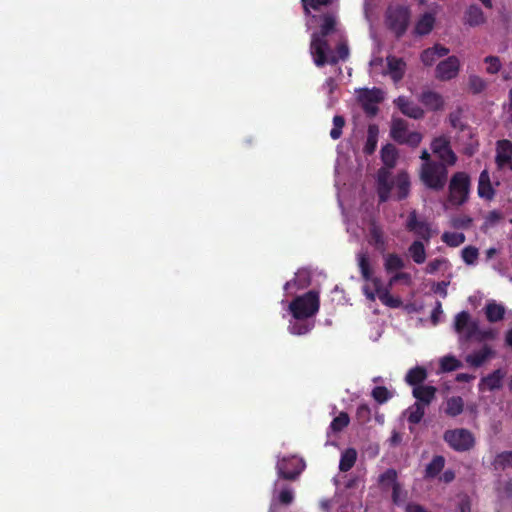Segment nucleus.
<instances>
[{
    "label": "nucleus",
    "instance_id": "4c0bfd02",
    "mask_svg": "<svg viewBox=\"0 0 512 512\" xmlns=\"http://www.w3.org/2000/svg\"><path fill=\"white\" fill-rule=\"evenodd\" d=\"M370 234V242L375 246L378 250H383L385 248V239L382 229L373 224L369 229Z\"/></svg>",
    "mask_w": 512,
    "mask_h": 512
},
{
    "label": "nucleus",
    "instance_id": "9d476101",
    "mask_svg": "<svg viewBox=\"0 0 512 512\" xmlns=\"http://www.w3.org/2000/svg\"><path fill=\"white\" fill-rule=\"evenodd\" d=\"M305 463L296 456L283 457L276 464L278 476L285 480H295L304 470Z\"/></svg>",
    "mask_w": 512,
    "mask_h": 512
},
{
    "label": "nucleus",
    "instance_id": "423d86ee",
    "mask_svg": "<svg viewBox=\"0 0 512 512\" xmlns=\"http://www.w3.org/2000/svg\"><path fill=\"white\" fill-rule=\"evenodd\" d=\"M410 9L407 6L397 5L389 7L386 12V24L396 38H401L407 31L410 22Z\"/></svg>",
    "mask_w": 512,
    "mask_h": 512
},
{
    "label": "nucleus",
    "instance_id": "f8f14e48",
    "mask_svg": "<svg viewBox=\"0 0 512 512\" xmlns=\"http://www.w3.org/2000/svg\"><path fill=\"white\" fill-rule=\"evenodd\" d=\"M405 227L409 232H413L416 236H418L427 243L430 241L432 237L431 227L429 223L426 221L418 220L417 212L415 210L411 211L408 214Z\"/></svg>",
    "mask_w": 512,
    "mask_h": 512
},
{
    "label": "nucleus",
    "instance_id": "774afa93",
    "mask_svg": "<svg viewBox=\"0 0 512 512\" xmlns=\"http://www.w3.org/2000/svg\"><path fill=\"white\" fill-rule=\"evenodd\" d=\"M508 98H509L508 121L510 124H512V87L509 90Z\"/></svg>",
    "mask_w": 512,
    "mask_h": 512
},
{
    "label": "nucleus",
    "instance_id": "09e8293b",
    "mask_svg": "<svg viewBox=\"0 0 512 512\" xmlns=\"http://www.w3.org/2000/svg\"><path fill=\"white\" fill-rule=\"evenodd\" d=\"M462 259L467 265H474L478 259V249L474 246H466L461 252Z\"/></svg>",
    "mask_w": 512,
    "mask_h": 512
},
{
    "label": "nucleus",
    "instance_id": "473e14b6",
    "mask_svg": "<svg viewBox=\"0 0 512 512\" xmlns=\"http://www.w3.org/2000/svg\"><path fill=\"white\" fill-rule=\"evenodd\" d=\"M409 255L416 264H423L426 260V250L423 242L415 240L408 248Z\"/></svg>",
    "mask_w": 512,
    "mask_h": 512
},
{
    "label": "nucleus",
    "instance_id": "13d9d810",
    "mask_svg": "<svg viewBox=\"0 0 512 512\" xmlns=\"http://www.w3.org/2000/svg\"><path fill=\"white\" fill-rule=\"evenodd\" d=\"M472 221V218L469 216H459L452 220V226L456 229H468Z\"/></svg>",
    "mask_w": 512,
    "mask_h": 512
},
{
    "label": "nucleus",
    "instance_id": "c03bdc74",
    "mask_svg": "<svg viewBox=\"0 0 512 512\" xmlns=\"http://www.w3.org/2000/svg\"><path fill=\"white\" fill-rule=\"evenodd\" d=\"M483 62L486 66V73L490 75H495L500 72L502 68L501 60L498 56L489 55L483 59Z\"/></svg>",
    "mask_w": 512,
    "mask_h": 512
},
{
    "label": "nucleus",
    "instance_id": "6ab92c4d",
    "mask_svg": "<svg viewBox=\"0 0 512 512\" xmlns=\"http://www.w3.org/2000/svg\"><path fill=\"white\" fill-rule=\"evenodd\" d=\"M477 191L480 198L492 200L495 197V189L491 184L490 175L486 169L479 175Z\"/></svg>",
    "mask_w": 512,
    "mask_h": 512
},
{
    "label": "nucleus",
    "instance_id": "e433bc0d",
    "mask_svg": "<svg viewBox=\"0 0 512 512\" xmlns=\"http://www.w3.org/2000/svg\"><path fill=\"white\" fill-rule=\"evenodd\" d=\"M405 267L404 260L396 253H390L385 257L384 268L387 273L401 270Z\"/></svg>",
    "mask_w": 512,
    "mask_h": 512
},
{
    "label": "nucleus",
    "instance_id": "4468645a",
    "mask_svg": "<svg viewBox=\"0 0 512 512\" xmlns=\"http://www.w3.org/2000/svg\"><path fill=\"white\" fill-rule=\"evenodd\" d=\"M336 26V20L333 15L325 14L323 16V22L320 26V31L315 32L312 35L311 44H310V52H313L314 46L320 44L321 42H328L326 37L334 32Z\"/></svg>",
    "mask_w": 512,
    "mask_h": 512
},
{
    "label": "nucleus",
    "instance_id": "0eeeda50",
    "mask_svg": "<svg viewBox=\"0 0 512 512\" xmlns=\"http://www.w3.org/2000/svg\"><path fill=\"white\" fill-rule=\"evenodd\" d=\"M443 439L450 448L457 452L470 451L476 443L473 433L465 428L446 430Z\"/></svg>",
    "mask_w": 512,
    "mask_h": 512
},
{
    "label": "nucleus",
    "instance_id": "20e7f679",
    "mask_svg": "<svg viewBox=\"0 0 512 512\" xmlns=\"http://www.w3.org/2000/svg\"><path fill=\"white\" fill-rule=\"evenodd\" d=\"M419 178L424 186L433 191H441L447 184L448 168L444 163H422Z\"/></svg>",
    "mask_w": 512,
    "mask_h": 512
},
{
    "label": "nucleus",
    "instance_id": "aec40b11",
    "mask_svg": "<svg viewBox=\"0 0 512 512\" xmlns=\"http://www.w3.org/2000/svg\"><path fill=\"white\" fill-rule=\"evenodd\" d=\"M315 324L312 319L303 318L293 319L289 322L288 331L292 335L302 336L308 334L314 328Z\"/></svg>",
    "mask_w": 512,
    "mask_h": 512
},
{
    "label": "nucleus",
    "instance_id": "b1692460",
    "mask_svg": "<svg viewBox=\"0 0 512 512\" xmlns=\"http://www.w3.org/2000/svg\"><path fill=\"white\" fill-rule=\"evenodd\" d=\"M436 388L430 385H420L413 388V396L423 405H429L435 398Z\"/></svg>",
    "mask_w": 512,
    "mask_h": 512
},
{
    "label": "nucleus",
    "instance_id": "79ce46f5",
    "mask_svg": "<svg viewBox=\"0 0 512 512\" xmlns=\"http://www.w3.org/2000/svg\"><path fill=\"white\" fill-rule=\"evenodd\" d=\"M350 423V417L348 415V413L346 412H340L338 416H336L331 424H330V429L337 433V432H341L344 428H346Z\"/></svg>",
    "mask_w": 512,
    "mask_h": 512
},
{
    "label": "nucleus",
    "instance_id": "680f3d73",
    "mask_svg": "<svg viewBox=\"0 0 512 512\" xmlns=\"http://www.w3.org/2000/svg\"><path fill=\"white\" fill-rule=\"evenodd\" d=\"M278 499L281 504L290 505L294 499L293 492L289 489L281 490Z\"/></svg>",
    "mask_w": 512,
    "mask_h": 512
},
{
    "label": "nucleus",
    "instance_id": "5701e85b",
    "mask_svg": "<svg viewBox=\"0 0 512 512\" xmlns=\"http://www.w3.org/2000/svg\"><path fill=\"white\" fill-rule=\"evenodd\" d=\"M493 354L494 351L492 348L488 345H484L480 350L468 355L466 362L477 368L482 366Z\"/></svg>",
    "mask_w": 512,
    "mask_h": 512
},
{
    "label": "nucleus",
    "instance_id": "2eb2a0df",
    "mask_svg": "<svg viewBox=\"0 0 512 512\" xmlns=\"http://www.w3.org/2000/svg\"><path fill=\"white\" fill-rule=\"evenodd\" d=\"M506 374L507 372L504 369L498 368L487 376L482 377L479 382V391L500 390L503 387V380L506 377Z\"/></svg>",
    "mask_w": 512,
    "mask_h": 512
},
{
    "label": "nucleus",
    "instance_id": "c756f323",
    "mask_svg": "<svg viewBox=\"0 0 512 512\" xmlns=\"http://www.w3.org/2000/svg\"><path fill=\"white\" fill-rule=\"evenodd\" d=\"M426 378V369L421 366H416L407 372L405 380L409 385L416 387L420 386Z\"/></svg>",
    "mask_w": 512,
    "mask_h": 512
},
{
    "label": "nucleus",
    "instance_id": "a878e982",
    "mask_svg": "<svg viewBox=\"0 0 512 512\" xmlns=\"http://www.w3.org/2000/svg\"><path fill=\"white\" fill-rule=\"evenodd\" d=\"M435 24V17L431 13H424L421 18L417 21L414 29V33L420 36L429 34Z\"/></svg>",
    "mask_w": 512,
    "mask_h": 512
},
{
    "label": "nucleus",
    "instance_id": "4d7b16f0",
    "mask_svg": "<svg viewBox=\"0 0 512 512\" xmlns=\"http://www.w3.org/2000/svg\"><path fill=\"white\" fill-rule=\"evenodd\" d=\"M422 141V134L416 131L409 132L406 138L402 141V144L409 145L411 147H417Z\"/></svg>",
    "mask_w": 512,
    "mask_h": 512
},
{
    "label": "nucleus",
    "instance_id": "bf43d9fd",
    "mask_svg": "<svg viewBox=\"0 0 512 512\" xmlns=\"http://www.w3.org/2000/svg\"><path fill=\"white\" fill-rule=\"evenodd\" d=\"M445 262H446V260H445V259H442V258H436V259H434V260L430 261V262L427 264V266H426V268H425V272H426L427 274H434V273H436V272L440 269V267H441Z\"/></svg>",
    "mask_w": 512,
    "mask_h": 512
},
{
    "label": "nucleus",
    "instance_id": "1a4fd4ad",
    "mask_svg": "<svg viewBox=\"0 0 512 512\" xmlns=\"http://www.w3.org/2000/svg\"><path fill=\"white\" fill-rule=\"evenodd\" d=\"M430 147L433 154L438 157V163H444L446 167L456 164L457 156L451 148L450 138L448 136L441 135L435 137L432 140Z\"/></svg>",
    "mask_w": 512,
    "mask_h": 512
},
{
    "label": "nucleus",
    "instance_id": "393cba45",
    "mask_svg": "<svg viewBox=\"0 0 512 512\" xmlns=\"http://www.w3.org/2000/svg\"><path fill=\"white\" fill-rule=\"evenodd\" d=\"M485 315L490 323H496L504 319L505 307L496 301H489L485 306Z\"/></svg>",
    "mask_w": 512,
    "mask_h": 512
},
{
    "label": "nucleus",
    "instance_id": "bb28decb",
    "mask_svg": "<svg viewBox=\"0 0 512 512\" xmlns=\"http://www.w3.org/2000/svg\"><path fill=\"white\" fill-rule=\"evenodd\" d=\"M495 333L491 329L487 330H481L479 329L478 325L476 323H472L468 327V331L466 333V339H475L477 341H484V340H490L494 339Z\"/></svg>",
    "mask_w": 512,
    "mask_h": 512
},
{
    "label": "nucleus",
    "instance_id": "f03ea898",
    "mask_svg": "<svg viewBox=\"0 0 512 512\" xmlns=\"http://www.w3.org/2000/svg\"><path fill=\"white\" fill-rule=\"evenodd\" d=\"M393 189L395 190V197L397 200L400 201L408 197L410 192V178L408 173L402 171L397 174L393 182H389L387 179V173L383 174L382 171H380L377 188L379 202H386Z\"/></svg>",
    "mask_w": 512,
    "mask_h": 512
},
{
    "label": "nucleus",
    "instance_id": "a18cd8bd",
    "mask_svg": "<svg viewBox=\"0 0 512 512\" xmlns=\"http://www.w3.org/2000/svg\"><path fill=\"white\" fill-rule=\"evenodd\" d=\"M461 362L454 356H444L440 361V368L444 372L455 371L461 367Z\"/></svg>",
    "mask_w": 512,
    "mask_h": 512
},
{
    "label": "nucleus",
    "instance_id": "3c124183",
    "mask_svg": "<svg viewBox=\"0 0 512 512\" xmlns=\"http://www.w3.org/2000/svg\"><path fill=\"white\" fill-rule=\"evenodd\" d=\"M356 419L361 425H364L371 420V409L367 404H360L357 407Z\"/></svg>",
    "mask_w": 512,
    "mask_h": 512
},
{
    "label": "nucleus",
    "instance_id": "864d4df0",
    "mask_svg": "<svg viewBox=\"0 0 512 512\" xmlns=\"http://www.w3.org/2000/svg\"><path fill=\"white\" fill-rule=\"evenodd\" d=\"M502 213L498 210H492L485 216V221L482 226V230L493 227L502 219Z\"/></svg>",
    "mask_w": 512,
    "mask_h": 512
},
{
    "label": "nucleus",
    "instance_id": "8fccbe9b",
    "mask_svg": "<svg viewBox=\"0 0 512 512\" xmlns=\"http://www.w3.org/2000/svg\"><path fill=\"white\" fill-rule=\"evenodd\" d=\"M345 125V119L341 115H335L333 117V128L330 131V137L333 140H337L342 135V129Z\"/></svg>",
    "mask_w": 512,
    "mask_h": 512
},
{
    "label": "nucleus",
    "instance_id": "ddd939ff",
    "mask_svg": "<svg viewBox=\"0 0 512 512\" xmlns=\"http://www.w3.org/2000/svg\"><path fill=\"white\" fill-rule=\"evenodd\" d=\"M495 163L499 170L508 167L512 171V142L501 139L496 142Z\"/></svg>",
    "mask_w": 512,
    "mask_h": 512
},
{
    "label": "nucleus",
    "instance_id": "c85d7f7f",
    "mask_svg": "<svg viewBox=\"0 0 512 512\" xmlns=\"http://www.w3.org/2000/svg\"><path fill=\"white\" fill-rule=\"evenodd\" d=\"M398 159V152L393 144H386L381 149V160L383 164L391 169L394 168Z\"/></svg>",
    "mask_w": 512,
    "mask_h": 512
},
{
    "label": "nucleus",
    "instance_id": "72a5a7b5",
    "mask_svg": "<svg viewBox=\"0 0 512 512\" xmlns=\"http://www.w3.org/2000/svg\"><path fill=\"white\" fill-rule=\"evenodd\" d=\"M488 87V81L483 77L471 74L468 77V89L473 95H478L484 92Z\"/></svg>",
    "mask_w": 512,
    "mask_h": 512
},
{
    "label": "nucleus",
    "instance_id": "f704fd0d",
    "mask_svg": "<svg viewBox=\"0 0 512 512\" xmlns=\"http://www.w3.org/2000/svg\"><path fill=\"white\" fill-rule=\"evenodd\" d=\"M357 460V452L354 448L346 449L342 454L339 462V470L341 472L349 471Z\"/></svg>",
    "mask_w": 512,
    "mask_h": 512
},
{
    "label": "nucleus",
    "instance_id": "dca6fc26",
    "mask_svg": "<svg viewBox=\"0 0 512 512\" xmlns=\"http://www.w3.org/2000/svg\"><path fill=\"white\" fill-rule=\"evenodd\" d=\"M394 104L402 114L409 118L418 120L424 117V110L418 104L409 100L405 96H399L394 100Z\"/></svg>",
    "mask_w": 512,
    "mask_h": 512
},
{
    "label": "nucleus",
    "instance_id": "f3484780",
    "mask_svg": "<svg viewBox=\"0 0 512 512\" xmlns=\"http://www.w3.org/2000/svg\"><path fill=\"white\" fill-rule=\"evenodd\" d=\"M388 73L391 79L398 83L405 75L406 63L402 58L389 55L386 57Z\"/></svg>",
    "mask_w": 512,
    "mask_h": 512
},
{
    "label": "nucleus",
    "instance_id": "0e129e2a",
    "mask_svg": "<svg viewBox=\"0 0 512 512\" xmlns=\"http://www.w3.org/2000/svg\"><path fill=\"white\" fill-rule=\"evenodd\" d=\"M442 304L440 301H437L436 302V306L435 308L433 309L432 313H431V320L433 322V324H437L438 321H439V316L442 314Z\"/></svg>",
    "mask_w": 512,
    "mask_h": 512
},
{
    "label": "nucleus",
    "instance_id": "412c9836",
    "mask_svg": "<svg viewBox=\"0 0 512 512\" xmlns=\"http://www.w3.org/2000/svg\"><path fill=\"white\" fill-rule=\"evenodd\" d=\"M465 23L471 27H476L486 22L483 10L478 5H470L464 15Z\"/></svg>",
    "mask_w": 512,
    "mask_h": 512
},
{
    "label": "nucleus",
    "instance_id": "39448f33",
    "mask_svg": "<svg viewBox=\"0 0 512 512\" xmlns=\"http://www.w3.org/2000/svg\"><path fill=\"white\" fill-rule=\"evenodd\" d=\"M311 55L317 67H323L326 64L336 65L340 60H347L349 48L346 43H339L336 52H333L328 42H321L320 44L316 43Z\"/></svg>",
    "mask_w": 512,
    "mask_h": 512
},
{
    "label": "nucleus",
    "instance_id": "69168bd1",
    "mask_svg": "<svg viewBox=\"0 0 512 512\" xmlns=\"http://www.w3.org/2000/svg\"><path fill=\"white\" fill-rule=\"evenodd\" d=\"M447 286H448V283L447 282H438L436 283L435 287H434V292L435 293H438L440 294L443 298H445L447 296Z\"/></svg>",
    "mask_w": 512,
    "mask_h": 512
},
{
    "label": "nucleus",
    "instance_id": "de8ad7c7",
    "mask_svg": "<svg viewBox=\"0 0 512 512\" xmlns=\"http://www.w3.org/2000/svg\"><path fill=\"white\" fill-rule=\"evenodd\" d=\"M424 414V405L421 403H415V405L411 408L407 420L410 424H418L422 420Z\"/></svg>",
    "mask_w": 512,
    "mask_h": 512
},
{
    "label": "nucleus",
    "instance_id": "a211bd4d",
    "mask_svg": "<svg viewBox=\"0 0 512 512\" xmlns=\"http://www.w3.org/2000/svg\"><path fill=\"white\" fill-rule=\"evenodd\" d=\"M419 101L430 111H439L444 107V99L441 94L427 90L419 96Z\"/></svg>",
    "mask_w": 512,
    "mask_h": 512
},
{
    "label": "nucleus",
    "instance_id": "603ef678",
    "mask_svg": "<svg viewBox=\"0 0 512 512\" xmlns=\"http://www.w3.org/2000/svg\"><path fill=\"white\" fill-rule=\"evenodd\" d=\"M309 285V279L308 275H305V277L302 276V273H299L297 277L293 278L290 281H287L284 285V290L288 291L293 286H297L298 288H305Z\"/></svg>",
    "mask_w": 512,
    "mask_h": 512
},
{
    "label": "nucleus",
    "instance_id": "f257e3e1",
    "mask_svg": "<svg viewBox=\"0 0 512 512\" xmlns=\"http://www.w3.org/2000/svg\"><path fill=\"white\" fill-rule=\"evenodd\" d=\"M358 266L362 278L366 282H370L372 285V288L369 284L364 285L362 288L363 293L368 300L375 301L376 297H378L381 303L389 308L396 309L402 306L403 302L401 298L391 295L389 289H383L382 280L373 276V271L367 254H358Z\"/></svg>",
    "mask_w": 512,
    "mask_h": 512
},
{
    "label": "nucleus",
    "instance_id": "a19ab883",
    "mask_svg": "<svg viewBox=\"0 0 512 512\" xmlns=\"http://www.w3.org/2000/svg\"><path fill=\"white\" fill-rule=\"evenodd\" d=\"M441 239L450 247H458L465 242L466 237L463 233L444 232Z\"/></svg>",
    "mask_w": 512,
    "mask_h": 512
},
{
    "label": "nucleus",
    "instance_id": "cd10ccee",
    "mask_svg": "<svg viewBox=\"0 0 512 512\" xmlns=\"http://www.w3.org/2000/svg\"><path fill=\"white\" fill-rule=\"evenodd\" d=\"M379 128L376 124H370L367 130V139L363 148L366 155H372L377 147Z\"/></svg>",
    "mask_w": 512,
    "mask_h": 512
},
{
    "label": "nucleus",
    "instance_id": "338daca9",
    "mask_svg": "<svg viewBox=\"0 0 512 512\" xmlns=\"http://www.w3.org/2000/svg\"><path fill=\"white\" fill-rule=\"evenodd\" d=\"M406 512H428V511L420 504L409 503L406 507Z\"/></svg>",
    "mask_w": 512,
    "mask_h": 512
},
{
    "label": "nucleus",
    "instance_id": "7c9ffc66",
    "mask_svg": "<svg viewBox=\"0 0 512 512\" xmlns=\"http://www.w3.org/2000/svg\"><path fill=\"white\" fill-rule=\"evenodd\" d=\"M379 483L382 486H390L393 487V499L396 501L397 493L399 490V485L397 483V471L395 469H387L384 473L379 476Z\"/></svg>",
    "mask_w": 512,
    "mask_h": 512
},
{
    "label": "nucleus",
    "instance_id": "6e6d98bb",
    "mask_svg": "<svg viewBox=\"0 0 512 512\" xmlns=\"http://www.w3.org/2000/svg\"><path fill=\"white\" fill-rule=\"evenodd\" d=\"M421 61L426 66H431L437 59V52L434 47L427 48L421 53Z\"/></svg>",
    "mask_w": 512,
    "mask_h": 512
},
{
    "label": "nucleus",
    "instance_id": "052dcab7",
    "mask_svg": "<svg viewBox=\"0 0 512 512\" xmlns=\"http://www.w3.org/2000/svg\"><path fill=\"white\" fill-rule=\"evenodd\" d=\"M450 125L455 129L463 130L464 125L461 121V113L459 111L451 112L449 114Z\"/></svg>",
    "mask_w": 512,
    "mask_h": 512
},
{
    "label": "nucleus",
    "instance_id": "6e6552de",
    "mask_svg": "<svg viewBox=\"0 0 512 512\" xmlns=\"http://www.w3.org/2000/svg\"><path fill=\"white\" fill-rule=\"evenodd\" d=\"M470 178L465 172L453 174L449 183V201L453 205H463L468 200Z\"/></svg>",
    "mask_w": 512,
    "mask_h": 512
},
{
    "label": "nucleus",
    "instance_id": "2f4dec72",
    "mask_svg": "<svg viewBox=\"0 0 512 512\" xmlns=\"http://www.w3.org/2000/svg\"><path fill=\"white\" fill-rule=\"evenodd\" d=\"M464 410V401L460 396H453L447 399L445 413L450 417L460 415Z\"/></svg>",
    "mask_w": 512,
    "mask_h": 512
},
{
    "label": "nucleus",
    "instance_id": "e2e57ef3",
    "mask_svg": "<svg viewBox=\"0 0 512 512\" xmlns=\"http://www.w3.org/2000/svg\"><path fill=\"white\" fill-rule=\"evenodd\" d=\"M402 281L406 285H410L412 283V277L407 272H397L392 276V282H400Z\"/></svg>",
    "mask_w": 512,
    "mask_h": 512
},
{
    "label": "nucleus",
    "instance_id": "49530a36",
    "mask_svg": "<svg viewBox=\"0 0 512 512\" xmlns=\"http://www.w3.org/2000/svg\"><path fill=\"white\" fill-rule=\"evenodd\" d=\"M371 395L374 398V400L379 404L387 402L392 397V394L385 386L374 387Z\"/></svg>",
    "mask_w": 512,
    "mask_h": 512
},
{
    "label": "nucleus",
    "instance_id": "37998d69",
    "mask_svg": "<svg viewBox=\"0 0 512 512\" xmlns=\"http://www.w3.org/2000/svg\"><path fill=\"white\" fill-rule=\"evenodd\" d=\"M360 99L362 103H372L377 104L382 101V92L380 89L374 88L372 90L365 89L361 95Z\"/></svg>",
    "mask_w": 512,
    "mask_h": 512
},
{
    "label": "nucleus",
    "instance_id": "c9c22d12",
    "mask_svg": "<svg viewBox=\"0 0 512 512\" xmlns=\"http://www.w3.org/2000/svg\"><path fill=\"white\" fill-rule=\"evenodd\" d=\"M444 466L445 458L441 455L434 456L426 466L425 478H435L443 470Z\"/></svg>",
    "mask_w": 512,
    "mask_h": 512
},
{
    "label": "nucleus",
    "instance_id": "7ed1b4c3",
    "mask_svg": "<svg viewBox=\"0 0 512 512\" xmlns=\"http://www.w3.org/2000/svg\"><path fill=\"white\" fill-rule=\"evenodd\" d=\"M320 309V296L316 290H309L303 295L296 296L288 305V311L293 319H311Z\"/></svg>",
    "mask_w": 512,
    "mask_h": 512
},
{
    "label": "nucleus",
    "instance_id": "5fc2aeb1",
    "mask_svg": "<svg viewBox=\"0 0 512 512\" xmlns=\"http://www.w3.org/2000/svg\"><path fill=\"white\" fill-rule=\"evenodd\" d=\"M332 2V0H302V5L305 13L308 15L310 13L309 8L313 10H319L321 6H327Z\"/></svg>",
    "mask_w": 512,
    "mask_h": 512
},
{
    "label": "nucleus",
    "instance_id": "58836bf2",
    "mask_svg": "<svg viewBox=\"0 0 512 512\" xmlns=\"http://www.w3.org/2000/svg\"><path fill=\"white\" fill-rule=\"evenodd\" d=\"M492 464L495 470H505L512 467V451H504L497 454Z\"/></svg>",
    "mask_w": 512,
    "mask_h": 512
},
{
    "label": "nucleus",
    "instance_id": "4be33fe9",
    "mask_svg": "<svg viewBox=\"0 0 512 512\" xmlns=\"http://www.w3.org/2000/svg\"><path fill=\"white\" fill-rule=\"evenodd\" d=\"M408 123L406 120L402 118H393L390 129L391 138L399 144H402V141L408 135Z\"/></svg>",
    "mask_w": 512,
    "mask_h": 512
},
{
    "label": "nucleus",
    "instance_id": "9b49d317",
    "mask_svg": "<svg viewBox=\"0 0 512 512\" xmlns=\"http://www.w3.org/2000/svg\"><path fill=\"white\" fill-rule=\"evenodd\" d=\"M460 71V60L457 56H449L440 61L435 68V78L440 81H449L456 78Z\"/></svg>",
    "mask_w": 512,
    "mask_h": 512
},
{
    "label": "nucleus",
    "instance_id": "ea45409f",
    "mask_svg": "<svg viewBox=\"0 0 512 512\" xmlns=\"http://www.w3.org/2000/svg\"><path fill=\"white\" fill-rule=\"evenodd\" d=\"M473 322H470V314L467 311H461L455 316L454 328L456 332L462 333L465 331V334L468 331L469 325Z\"/></svg>",
    "mask_w": 512,
    "mask_h": 512
}]
</instances>
